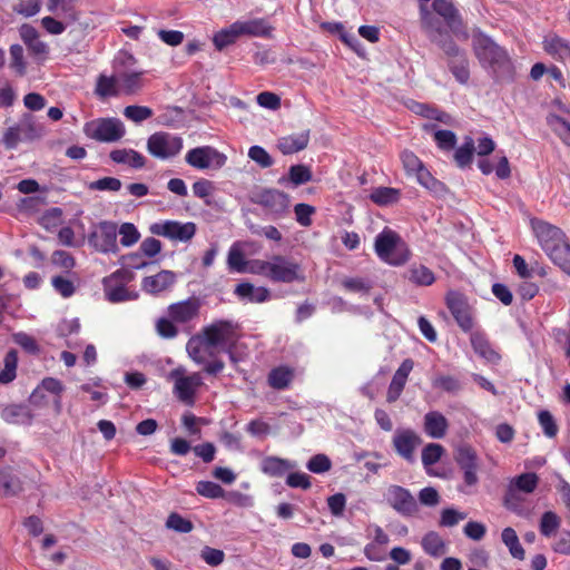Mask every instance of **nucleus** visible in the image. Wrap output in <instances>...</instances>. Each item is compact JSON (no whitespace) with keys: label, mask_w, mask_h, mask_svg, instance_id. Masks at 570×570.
<instances>
[{"label":"nucleus","mask_w":570,"mask_h":570,"mask_svg":"<svg viewBox=\"0 0 570 570\" xmlns=\"http://www.w3.org/2000/svg\"><path fill=\"white\" fill-rule=\"evenodd\" d=\"M531 226L542 250L570 275V243L563 230L542 219H532Z\"/></svg>","instance_id":"obj_1"},{"label":"nucleus","mask_w":570,"mask_h":570,"mask_svg":"<svg viewBox=\"0 0 570 570\" xmlns=\"http://www.w3.org/2000/svg\"><path fill=\"white\" fill-rule=\"evenodd\" d=\"M472 48L480 65L491 69L495 78L512 75L513 63L507 50L480 29L473 30Z\"/></svg>","instance_id":"obj_2"},{"label":"nucleus","mask_w":570,"mask_h":570,"mask_svg":"<svg viewBox=\"0 0 570 570\" xmlns=\"http://www.w3.org/2000/svg\"><path fill=\"white\" fill-rule=\"evenodd\" d=\"M252 272L274 283L289 284L304 282L305 279L301 264L283 255H273L267 261H255L252 266Z\"/></svg>","instance_id":"obj_3"},{"label":"nucleus","mask_w":570,"mask_h":570,"mask_svg":"<svg viewBox=\"0 0 570 570\" xmlns=\"http://www.w3.org/2000/svg\"><path fill=\"white\" fill-rule=\"evenodd\" d=\"M444 302L456 325L464 333L476 327L475 309L465 294L456 289L446 292Z\"/></svg>","instance_id":"obj_4"},{"label":"nucleus","mask_w":570,"mask_h":570,"mask_svg":"<svg viewBox=\"0 0 570 570\" xmlns=\"http://www.w3.org/2000/svg\"><path fill=\"white\" fill-rule=\"evenodd\" d=\"M134 277V273L126 268L117 269L109 276L104 277L102 286L106 299L110 303L137 299L138 293L126 288V284L131 282Z\"/></svg>","instance_id":"obj_5"},{"label":"nucleus","mask_w":570,"mask_h":570,"mask_svg":"<svg viewBox=\"0 0 570 570\" xmlns=\"http://www.w3.org/2000/svg\"><path fill=\"white\" fill-rule=\"evenodd\" d=\"M400 158L406 174L409 176H414L416 181L424 188L434 194H442L445 191V185L432 176L414 153L405 150L401 154Z\"/></svg>","instance_id":"obj_6"},{"label":"nucleus","mask_w":570,"mask_h":570,"mask_svg":"<svg viewBox=\"0 0 570 570\" xmlns=\"http://www.w3.org/2000/svg\"><path fill=\"white\" fill-rule=\"evenodd\" d=\"M83 132L87 137L97 141L115 142L125 136L126 129L117 118H98L86 122Z\"/></svg>","instance_id":"obj_7"},{"label":"nucleus","mask_w":570,"mask_h":570,"mask_svg":"<svg viewBox=\"0 0 570 570\" xmlns=\"http://www.w3.org/2000/svg\"><path fill=\"white\" fill-rule=\"evenodd\" d=\"M183 149V138L167 131H157L147 139L148 153L166 160L177 156Z\"/></svg>","instance_id":"obj_8"},{"label":"nucleus","mask_w":570,"mask_h":570,"mask_svg":"<svg viewBox=\"0 0 570 570\" xmlns=\"http://www.w3.org/2000/svg\"><path fill=\"white\" fill-rule=\"evenodd\" d=\"M249 199L253 204L264 207L273 218L283 216L289 206L288 195L274 188L254 191Z\"/></svg>","instance_id":"obj_9"},{"label":"nucleus","mask_w":570,"mask_h":570,"mask_svg":"<svg viewBox=\"0 0 570 570\" xmlns=\"http://www.w3.org/2000/svg\"><path fill=\"white\" fill-rule=\"evenodd\" d=\"M199 334L213 350L229 346L236 341V325L230 321L219 320L205 326Z\"/></svg>","instance_id":"obj_10"},{"label":"nucleus","mask_w":570,"mask_h":570,"mask_svg":"<svg viewBox=\"0 0 570 570\" xmlns=\"http://www.w3.org/2000/svg\"><path fill=\"white\" fill-rule=\"evenodd\" d=\"M184 367H177L169 373V377L174 380V393L179 401L185 404L193 405L197 389L203 384L199 373L185 375Z\"/></svg>","instance_id":"obj_11"},{"label":"nucleus","mask_w":570,"mask_h":570,"mask_svg":"<svg viewBox=\"0 0 570 570\" xmlns=\"http://www.w3.org/2000/svg\"><path fill=\"white\" fill-rule=\"evenodd\" d=\"M149 230L153 235L166 237L174 242L187 243L195 236L197 226L193 222L165 220L151 224Z\"/></svg>","instance_id":"obj_12"},{"label":"nucleus","mask_w":570,"mask_h":570,"mask_svg":"<svg viewBox=\"0 0 570 570\" xmlns=\"http://www.w3.org/2000/svg\"><path fill=\"white\" fill-rule=\"evenodd\" d=\"M117 236L116 223L104 220L91 230L88 243L99 253H117L119 250Z\"/></svg>","instance_id":"obj_13"},{"label":"nucleus","mask_w":570,"mask_h":570,"mask_svg":"<svg viewBox=\"0 0 570 570\" xmlns=\"http://www.w3.org/2000/svg\"><path fill=\"white\" fill-rule=\"evenodd\" d=\"M186 163L197 169H220L227 161L226 155L212 146L190 149L185 156Z\"/></svg>","instance_id":"obj_14"},{"label":"nucleus","mask_w":570,"mask_h":570,"mask_svg":"<svg viewBox=\"0 0 570 570\" xmlns=\"http://www.w3.org/2000/svg\"><path fill=\"white\" fill-rule=\"evenodd\" d=\"M432 9L444 20L448 28L454 35L459 36L462 32L463 38H468V33L463 31L464 23L462 17L452 0H433Z\"/></svg>","instance_id":"obj_15"},{"label":"nucleus","mask_w":570,"mask_h":570,"mask_svg":"<svg viewBox=\"0 0 570 570\" xmlns=\"http://www.w3.org/2000/svg\"><path fill=\"white\" fill-rule=\"evenodd\" d=\"M455 462L463 471V479L466 485H474L478 482V455L475 450L466 444L460 445L454 455Z\"/></svg>","instance_id":"obj_16"},{"label":"nucleus","mask_w":570,"mask_h":570,"mask_svg":"<svg viewBox=\"0 0 570 570\" xmlns=\"http://www.w3.org/2000/svg\"><path fill=\"white\" fill-rule=\"evenodd\" d=\"M200 299L189 297L185 301L173 303L167 308V315L178 324H186L196 320L200 311Z\"/></svg>","instance_id":"obj_17"},{"label":"nucleus","mask_w":570,"mask_h":570,"mask_svg":"<svg viewBox=\"0 0 570 570\" xmlns=\"http://www.w3.org/2000/svg\"><path fill=\"white\" fill-rule=\"evenodd\" d=\"M470 334V343L475 354L490 363H498L501 360L500 354L494 351L487 334L480 328H473Z\"/></svg>","instance_id":"obj_18"},{"label":"nucleus","mask_w":570,"mask_h":570,"mask_svg":"<svg viewBox=\"0 0 570 570\" xmlns=\"http://www.w3.org/2000/svg\"><path fill=\"white\" fill-rule=\"evenodd\" d=\"M421 443V438L411 430L401 431L394 436L396 452L410 463L414 462V451Z\"/></svg>","instance_id":"obj_19"},{"label":"nucleus","mask_w":570,"mask_h":570,"mask_svg":"<svg viewBox=\"0 0 570 570\" xmlns=\"http://www.w3.org/2000/svg\"><path fill=\"white\" fill-rule=\"evenodd\" d=\"M406 106L412 112L423 118L436 120L446 126H453L455 122L454 118L449 112L439 109L434 105L411 100Z\"/></svg>","instance_id":"obj_20"},{"label":"nucleus","mask_w":570,"mask_h":570,"mask_svg":"<svg viewBox=\"0 0 570 570\" xmlns=\"http://www.w3.org/2000/svg\"><path fill=\"white\" fill-rule=\"evenodd\" d=\"M543 50L559 62H570V41L557 35L544 37Z\"/></svg>","instance_id":"obj_21"},{"label":"nucleus","mask_w":570,"mask_h":570,"mask_svg":"<svg viewBox=\"0 0 570 570\" xmlns=\"http://www.w3.org/2000/svg\"><path fill=\"white\" fill-rule=\"evenodd\" d=\"M176 275L171 271H160L154 276L142 278L141 288L149 294L157 295L174 285Z\"/></svg>","instance_id":"obj_22"},{"label":"nucleus","mask_w":570,"mask_h":570,"mask_svg":"<svg viewBox=\"0 0 570 570\" xmlns=\"http://www.w3.org/2000/svg\"><path fill=\"white\" fill-rule=\"evenodd\" d=\"M235 22L237 23L240 36L265 38H269L272 36L273 27L267 22L266 19L255 18L244 21L237 20Z\"/></svg>","instance_id":"obj_23"},{"label":"nucleus","mask_w":570,"mask_h":570,"mask_svg":"<svg viewBox=\"0 0 570 570\" xmlns=\"http://www.w3.org/2000/svg\"><path fill=\"white\" fill-rule=\"evenodd\" d=\"M309 141V130L281 137L277 148L283 155H291L305 149Z\"/></svg>","instance_id":"obj_24"},{"label":"nucleus","mask_w":570,"mask_h":570,"mask_svg":"<svg viewBox=\"0 0 570 570\" xmlns=\"http://www.w3.org/2000/svg\"><path fill=\"white\" fill-rule=\"evenodd\" d=\"M186 351L189 357L197 364H205L206 356H215V351L207 346V342H205L200 334H197L188 340L186 344Z\"/></svg>","instance_id":"obj_25"},{"label":"nucleus","mask_w":570,"mask_h":570,"mask_svg":"<svg viewBox=\"0 0 570 570\" xmlns=\"http://www.w3.org/2000/svg\"><path fill=\"white\" fill-rule=\"evenodd\" d=\"M449 423L446 417L436 411H431L424 416V431L433 439H442L448 431Z\"/></svg>","instance_id":"obj_26"},{"label":"nucleus","mask_w":570,"mask_h":570,"mask_svg":"<svg viewBox=\"0 0 570 570\" xmlns=\"http://www.w3.org/2000/svg\"><path fill=\"white\" fill-rule=\"evenodd\" d=\"M234 293L240 298L250 303H264L269 299L271 293L266 287H255L253 284L239 283Z\"/></svg>","instance_id":"obj_27"},{"label":"nucleus","mask_w":570,"mask_h":570,"mask_svg":"<svg viewBox=\"0 0 570 570\" xmlns=\"http://www.w3.org/2000/svg\"><path fill=\"white\" fill-rule=\"evenodd\" d=\"M394 510L404 515H413L417 512L415 498L404 488L396 485H394Z\"/></svg>","instance_id":"obj_28"},{"label":"nucleus","mask_w":570,"mask_h":570,"mask_svg":"<svg viewBox=\"0 0 570 570\" xmlns=\"http://www.w3.org/2000/svg\"><path fill=\"white\" fill-rule=\"evenodd\" d=\"M425 131H433V139L439 149L442 151H451L455 148L458 138L456 135L451 130L436 129V125L426 124L423 126Z\"/></svg>","instance_id":"obj_29"},{"label":"nucleus","mask_w":570,"mask_h":570,"mask_svg":"<svg viewBox=\"0 0 570 570\" xmlns=\"http://www.w3.org/2000/svg\"><path fill=\"white\" fill-rule=\"evenodd\" d=\"M109 157L117 164H127L136 169L142 168L146 164V158L134 149H115Z\"/></svg>","instance_id":"obj_30"},{"label":"nucleus","mask_w":570,"mask_h":570,"mask_svg":"<svg viewBox=\"0 0 570 570\" xmlns=\"http://www.w3.org/2000/svg\"><path fill=\"white\" fill-rule=\"evenodd\" d=\"M424 552L433 558H440L446 552V544L442 537L435 532H428L422 539Z\"/></svg>","instance_id":"obj_31"},{"label":"nucleus","mask_w":570,"mask_h":570,"mask_svg":"<svg viewBox=\"0 0 570 570\" xmlns=\"http://www.w3.org/2000/svg\"><path fill=\"white\" fill-rule=\"evenodd\" d=\"M95 94L101 99L119 96L120 88L118 77L100 75L97 78Z\"/></svg>","instance_id":"obj_32"},{"label":"nucleus","mask_w":570,"mask_h":570,"mask_svg":"<svg viewBox=\"0 0 570 570\" xmlns=\"http://www.w3.org/2000/svg\"><path fill=\"white\" fill-rule=\"evenodd\" d=\"M375 253L387 264H392V229L385 227L375 239Z\"/></svg>","instance_id":"obj_33"},{"label":"nucleus","mask_w":570,"mask_h":570,"mask_svg":"<svg viewBox=\"0 0 570 570\" xmlns=\"http://www.w3.org/2000/svg\"><path fill=\"white\" fill-rule=\"evenodd\" d=\"M23 140H35L42 136L43 128L30 114L23 115L18 122Z\"/></svg>","instance_id":"obj_34"},{"label":"nucleus","mask_w":570,"mask_h":570,"mask_svg":"<svg viewBox=\"0 0 570 570\" xmlns=\"http://www.w3.org/2000/svg\"><path fill=\"white\" fill-rule=\"evenodd\" d=\"M502 542L509 549L510 554L518 560H523L525 551L522 548L519 537L513 528H504L501 533Z\"/></svg>","instance_id":"obj_35"},{"label":"nucleus","mask_w":570,"mask_h":570,"mask_svg":"<svg viewBox=\"0 0 570 570\" xmlns=\"http://www.w3.org/2000/svg\"><path fill=\"white\" fill-rule=\"evenodd\" d=\"M312 171L305 165H293L288 169V177H281L278 184L283 185L287 181L294 186H299L312 180Z\"/></svg>","instance_id":"obj_36"},{"label":"nucleus","mask_w":570,"mask_h":570,"mask_svg":"<svg viewBox=\"0 0 570 570\" xmlns=\"http://www.w3.org/2000/svg\"><path fill=\"white\" fill-rule=\"evenodd\" d=\"M294 373L286 366L273 368L268 374V384L275 390H284L288 387L293 381Z\"/></svg>","instance_id":"obj_37"},{"label":"nucleus","mask_w":570,"mask_h":570,"mask_svg":"<svg viewBox=\"0 0 570 570\" xmlns=\"http://www.w3.org/2000/svg\"><path fill=\"white\" fill-rule=\"evenodd\" d=\"M475 144L472 137L466 136L464 142L455 149L453 158L458 167L464 168L472 163Z\"/></svg>","instance_id":"obj_38"},{"label":"nucleus","mask_w":570,"mask_h":570,"mask_svg":"<svg viewBox=\"0 0 570 570\" xmlns=\"http://www.w3.org/2000/svg\"><path fill=\"white\" fill-rule=\"evenodd\" d=\"M142 72H124L118 76L120 94L132 95L142 87Z\"/></svg>","instance_id":"obj_39"},{"label":"nucleus","mask_w":570,"mask_h":570,"mask_svg":"<svg viewBox=\"0 0 570 570\" xmlns=\"http://www.w3.org/2000/svg\"><path fill=\"white\" fill-rule=\"evenodd\" d=\"M20 480L10 470H0V494L12 497L21 491Z\"/></svg>","instance_id":"obj_40"},{"label":"nucleus","mask_w":570,"mask_h":570,"mask_svg":"<svg viewBox=\"0 0 570 570\" xmlns=\"http://www.w3.org/2000/svg\"><path fill=\"white\" fill-rule=\"evenodd\" d=\"M240 37L237 23H232L228 28L222 29L215 33L213 42L217 50H223L229 45H233Z\"/></svg>","instance_id":"obj_41"},{"label":"nucleus","mask_w":570,"mask_h":570,"mask_svg":"<svg viewBox=\"0 0 570 570\" xmlns=\"http://www.w3.org/2000/svg\"><path fill=\"white\" fill-rule=\"evenodd\" d=\"M413 367V360L406 358L402 362L396 372H394V401L401 395Z\"/></svg>","instance_id":"obj_42"},{"label":"nucleus","mask_w":570,"mask_h":570,"mask_svg":"<svg viewBox=\"0 0 570 570\" xmlns=\"http://www.w3.org/2000/svg\"><path fill=\"white\" fill-rule=\"evenodd\" d=\"M407 274L410 282L417 286H430L435 282L434 273L424 265L412 266Z\"/></svg>","instance_id":"obj_43"},{"label":"nucleus","mask_w":570,"mask_h":570,"mask_svg":"<svg viewBox=\"0 0 570 570\" xmlns=\"http://www.w3.org/2000/svg\"><path fill=\"white\" fill-rule=\"evenodd\" d=\"M422 26L425 30L429 39L433 42L438 38L442 37L443 33L449 31L442 26V22L432 16L431 12L425 11L422 16Z\"/></svg>","instance_id":"obj_44"},{"label":"nucleus","mask_w":570,"mask_h":570,"mask_svg":"<svg viewBox=\"0 0 570 570\" xmlns=\"http://www.w3.org/2000/svg\"><path fill=\"white\" fill-rule=\"evenodd\" d=\"M78 0H47V9L49 12L53 14L63 13L66 18H69L71 21L77 20V14L75 11V4Z\"/></svg>","instance_id":"obj_45"},{"label":"nucleus","mask_w":570,"mask_h":570,"mask_svg":"<svg viewBox=\"0 0 570 570\" xmlns=\"http://www.w3.org/2000/svg\"><path fill=\"white\" fill-rule=\"evenodd\" d=\"M539 483V476L533 472H525L510 481V484L514 487L519 492L530 494L534 492Z\"/></svg>","instance_id":"obj_46"},{"label":"nucleus","mask_w":570,"mask_h":570,"mask_svg":"<svg viewBox=\"0 0 570 570\" xmlns=\"http://www.w3.org/2000/svg\"><path fill=\"white\" fill-rule=\"evenodd\" d=\"M291 468L288 461L275 456H268L262 462V471L271 476H282Z\"/></svg>","instance_id":"obj_47"},{"label":"nucleus","mask_w":570,"mask_h":570,"mask_svg":"<svg viewBox=\"0 0 570 570\" xmlns=\"http://www.w3.org/2000/svg\"><path fill=\"white\" fill-rule=\"evenodd\" d=\"M561 519L553 511H546L542 513L539 524L540 533L543 537L550 538L560 528Z\"/></svg>","instance_id":"obj_48"},{"label":"nucleus","mask_w":570,"mask_h":570,"mask_svg":"<svg viewBox=\"0 0 570 570\" xmlns=\"http://www.w3.org/2000/svg\"><path fill=\"white\" fill-rule=\"evenodd\" d=\"M1 416L6 422L13 424L28 423L31 420L28 410L21 405L7 406Z\"/></svg>","instance_id":"obj_49"},{"label":"nucleus","mask_w":570,"mask_h":570,"mask_svg":"<svg viewBox=\"0 0 570 570\" xmlns=\"http://www.w3.org/2000/svg\"><path fill=\"white\" fill-rule=\"evenodd\" d=\"M548 125L566 145L570 146V122L567 119L551 115L548 117Z\"/></svg>","instance_id":"obj_50"},{"label":"nucleus","mask_w":570,"mask_h":570,"mask_svg":"<svg viewBox=\"0 0 570 570\" xmlns=\"http://www.w3.org/2000/svg\"><path fill=\"white\" fill-rule=\"evenodd\" d=\"M449 68L460 83H466L469 81L470 70L465 55L453 60H449Z\"/></svg>","instance_id":"obj_51"},{"label":"nucleus","mask_w":570,"mask_h":570,"mask_svg":"<svg viewBox=\"0 0 570 570\" xmlns=\"http://www.w3.org/2000/svg\"><path fill=\"white\" fill-rule=\"evenodd\" d=\"M433 43L438 45L442 49V51L449 58V60H453L465 55L464 51H462L458 47V45L455 43V41L453 40L449 32L443 33V36L434 40Z\"/></svg>","instance_id":"obj_52"},{"label":"nucleus","mask_w":570,"mask_h":570,"mask_svg":"<svg viewBox=\"0 0 570 570\" xmlns=\"http://www.w3.org/2000/svg\"><path fill=\"white\" fill-rule=\"evenodd\" d=\"M444 448L439 443H429L422 450V463L424 468H429L439 462L444 454Z\"/></svg>","instance_id":"obj_53"},{"label":"nucleus","mask_w":570,"mask_h":570,"mask_svg":"<svg viewBox=\"0 0 570 570\" xmlns=\"http://www.w3.org/2000/svg\"><path fill=\"white\" fill-rule=\"evenodd\" d=\"M342 286L351 293L367 294L372 289V283L363 277H346L342 281Z\"/></svg>","instance_id":"obj_54"},{"label":"nucleus","mask_w":570,"mask_h":570,"mask_svg":"<svg viewBox=\"0 0 570 570\" xmlns=\"http://www.w3.org/2000/svg\"><path fill=\"white\" fill-rule=\"evenodd\" d=\"M166 527L179 533H188L194 529V524L190 520L185 519L176 512L168 515Z\"/></svg>","instance_id":"obj_55"},{"label":"nucleus","mask_w":570,"mask_h":570,"mask_svg":"<svg viewBox=\"0 0 570 570\" xmlns=\"http://www.w3.org/2000/svg\"><path fill=\"white\" fill-rule=\"evenodd\" d=\"M196 491L198 494L209 499H219L225 497V490L219 484L212 481H199L196 484Z\"/></svg>","instance_id":"obj_56"},{"label":"nucleus","mask_w":570,"mask_h":570,"mask_svg":"<svg viewBox=\"0 0 570 570\" xmlns=\"http://www.w3.org/2000/svg\"><path fill=\"white\" fill-rule=\"evenodd\" d=\"M117 232L120 235V243L125 247L132 246L140 238V234H139L138 229L131 223H124L120 226V228L117 229Z\"/></svg>","instance_id":"obj_57"},{"label":"nucleus","mask_w":570,"mask_h":570,"mask_svg":"<svg viewBox=\"0 0 570 570\" xmlns=\"http://www.w3.org/2000/svg\"><path fill=\"white\" fill-rule=\"evenodd\" d=\"M154 115L153 110L146 106H127L124 109V116L134 121V122H142L144 120L149 119Z\"/></svg>","instance_id":"obj_58"},{"label":"nucleus","mask_w":570,"mask_h":570,"mask_svg":"<svg viewBox=\"0 0 570 570\" xmlns=\"http://www.w3.org/2000/svg\"><path fill=\"white\" fill-rule=\"evenodd\" d=\"M538 421L546 436L554 438L558 434V425L553 415L548 410H542L538 414Z\"/></svg>","instance_id":"obj_59"},{"label":"nucleus","mask_w":570,"mask_h":570,"mask_svg":"<svg viewBox=\"0 0 570 570\" xmlns=\"http://www.w3.org/2000/svg\"><path fill=\"white\" fill-rule=\"evenodd\" d=\"M10 67L19 75L23 76L27 70V65L23 57V48L20 45H12L10 47Z\"/></svg>","instance_id":"obj_60"},{"label":"nucleus","mask_w":570,"mask_h":570,"mask_svg":"<svg viewBox=\"0 0 570 570\" xmlns=\"http://www.w3.org/2000/svg\"><path fill=\"white\" fill-rule=\"evenodd\" d=\"M175 324L176 322L168 315L167 317H160L156 323L157 334L166 340L176 337L178 335V328Z\"/></svg>","instance_id":"obj_61"},{"label":"nucleus","mask_w":570,"mask_h":570,"mask_svg":"<svg viewBox=\"0 0 570 570\" xmlns=\"http://www.w3.org/2000/svg\"><path fill=\"white\" fill-rule=\"evenodd\" d=\"M62 210L58 207L48 209L39 219L40 225L47 229L52 230L61 224Z\"/></svg>","instance_id":"obj_62"},{"label":"nucleus","mask_w":570,"mask_h":570,"mask_svg":"<svg viewBox=\"0 0 570 570\" xmlns=\"http://www.w3.org/2000/svg\"><path fill=\"white\" fill-rule=\"evenodd\" d=\"M51 285L55 291L65 298L72 296L76 292L73 282L65 278L63 276H53L51 278Z\"/></svg>","instance_id":"obj_63"},{"label":"nucleus","mask_w":570,"mask_h":570,"mask_svg":"<svg viewBox=\"0 0 570 570\" xmlns=\"http://www.w3.org/2000/svg\"><path fill=\"white\" fill-rule=\"evenodd\" d=\"M306 466L311 472L320 474L330 471L332 462L327 455L316 454L308 460Z\"/></svg>","instance_id":"obj_64"}]
</instances>
